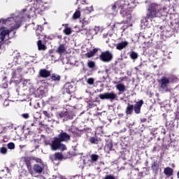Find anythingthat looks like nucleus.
Segmentation results:
<instances>
[{"label": "nucleus", "instance_id": "43", "mask_svg": "<svg viewBox=\"0 0 179 179\" xmlns=\"http://www.w3.org/2000/svg\"><path fill=\"white\" fill-rule=\"evenodd\" d=\"M43 115H45V117H47V118L51 117V115H50V113H48V112L47 110H43Z\"/></svg>", "mask_w": 179, "mask_h": 179}, {"label": "nucleus", "instance_id": "48", "mask_svg": "<svg viewBox=\"0 0 179 179\" xmlns=\"http://www.w3.org/2000/svg\"><path fill=\"white\" fill-rule=\"evenodd\" d=\"M82 29H83V30H85V31H86V32L87 31V27H86V25H85L84 22L83 23Z\"/></svg>", "mask_w": 179, "mask_h": 179}, {"label": "nucleus", "instance_id": "15", "mask_svg": "<svg viewBox=\"0 0 179 179\" xmlns=\"http://www.w3.org/2000/svg\"><path fill=\"white\" fill-rule=\"evenodd\" d=\"M62 143L57 137H55L53 141L51 142L50 147L52 150H58V148L59 146V143Z\"/></svg>", "mask_w": 179, "mask_h": 179}, {"label": "nucleus", "instance_id": "52", "mask_svg": "<svg viewBox=\"0 0 179 179\" xmlns=\"http://www.w3.org/2000/svg\"><path fill=\"white\" fill-rule=\"evenodd\" d=\"M50 159L51 160V162H55V161H57V159H54V156H50Z\"/></svg>", "mask_w": 179, "mask_h": 179}, {"label": "nucleus", "instance_id": "31", "mask_svg": "<svg viewBox=\"0 0 179 179\" xmlns=\"http://www.w3.org/2000/svg\"><path fill=\"white\" fill-rule=\"evenodd\" d=\"M50 78L54 82H59V80H61V76L56 73H52V76H50Z\"/></svg>", "mask_w": 179, "mask_h": 179}, {"label": "nucleus", "instance_id": "26", "mask_svg": "<svg viewBox=\"0 0 179 179\" xmlns=\"http://www.w3.org/2000/svg\"><path fill=\"white\" fill-rule=\"evenodd\" d=\"M62 26H65L64 29L63 30V33L66 36H69L70 34H72V29L69 27H68V24H62Z\"/></svg>", "mask_w": 179, "mask_h": 179}, {"label": "nucleus", "instance_id": "10", "mask_svg": "<svg viewBox=\"0 0 179 179\" xmlns=\"http://www.w3.org/2000/svg\"><path fill=\"white\" fill-rule=\"evenodd\" d=\"M20 73H22V69H17L14 70V71L13 72V77L9 82L10 85H12V83H13V82H15L16 83H20V80H13V79H15V78H17V75H19V76L20 78H22V75Z\"/></svg>", "mask_w": 179, "mask_h": 179}, {"label": "nucleus", "instance_id": "37", "mask_svg": "<svg viewBox=\"0 0 179 179\" xmlns=\"http://www.w3.org/2000/svg\"><path fill=\"white\" fill-rule=\"evenodd\" d=\"M69 131L71 132V134H72L73 138H80V134L79 132L75 131L72 129H69Z\"/></svg>", "mask_w": 179, "mask_h": 179}, {"label": "nucleus", "instance_id": "1", "mask_svg": "<svg viewBox=\"0 0 179 179\" xmlns=\"http://www.w3.org/2000/svg\"><path fill=\"white\" fill-rule=\"evenodd\" d=\"M162 10V5L156 3H152L148 6L147 13L145 16V20H153L155 17H160V11Z\"/></svg>", "mask_w": 179, "mask_h": 179}, {"label": "nucleus", "instance_id": "39", "mask_svg": "<svg viewBox=\"0 0 179 179\" xmlns=\"http://www.w3.org/2000/svg\"><path fill=\"white\" fill-rule=\"evenodd\" d=\"M58 150H66V145L60 143L59 144Z\"/></svg>", "mask_w": 179, "mask_h": 179}, {"label": "nucleus", "instance_id": "16", "mask_svg": "<svg viewBox=\"0 0 179 179\" xmlns=\"http://www.w3.org/2000/svg\"><path fill=\"white\" fill-rule=\"evenodd\" d=\"M159 169L160 166L159 165V162L154 159L151 164V169L152 170V173H154V174H157Z\"/></svg>", "mask_w": 179, "mask_h": 179}, {"label": "nucleus", "instance_id": "23", "mask_svg": "<svg viewBox=\"0 0 179 179\" xmlns=\"http://www.w3.org/2000/svg\"><path fill=\"white\" fill-rule=\"evenodd\" d=\"M127 45H128V41H124L120 42L117 44L116 50L121 51V50H124V48H125V47H127Z\"/></svg>", "mask_w": 179, "mask_h": 179}, {"label": "nucleus", "instance_id": "27", "mask_svg": "<svg viewBox=\"0 0 179 179\" xmlns=\"http://www.w3.org/2000/svg\"><path fill=\"white\" fill-rule=\"evenodd\" d=\"M17 52V54H16ZM14 61L16 64H20V61H22V56L20 55V52H14Z\"/></svg>", "mask_w": 179, "mask_h": 179}, {"label": "nucleus", "instance_id": "25", "mask_svg": "<svg viewBox=\"0 0 179 179\" xmlns=\"http://www.w3.org/2000/svg\"><path fill=\"white\" fill-rule=\"evenodd\" d=\"M164 173L167 177H171L174 173V170L172 168L166 167L164 169Z\"/></svg>", "mask_w": 179, "mask_h": 179}, {"label": "nucleus", "instance_id": "35", "mask_svg": "<svg viewBox=\"0 0 179 179\" xmlns=\"http://www.w3.org/2000/svg\"><path fill=\"white\" fill-rule=\"evenodd\" d=\"M87 66L90 69H94L96 68V63L94 61H89L87 62Z\"/></svg>", "mask_w": 179, "mask_h": 179}, {"label": "nucleus", "instance_id": "28", "mask_svg": "<svg viewBox=\"0 0 179 179\" xmlns=\"http://www.w3.org/2000/svg\"><path fill=\"white\" fill-rule=\"evenodd\" d=\"M99 51V49L94 48L92 50H90V52H87L85 54V57L87 58H92V57H94L95 54Z\"/></svg>", "mask_w": 179, "mask_h": 179}, {"label": "nucleus", "instance_id": "40", "mask_svg": "<svg viewBox=\"0 0 179 179\" xmlns=\"http://www.w3.org/2000/svg\"><path fill=\"white\" fill-rule=\"evenodd\" d=\"M8 149H10V150L15 149V143L10 142L7 144Z\"/></svg>", "mask_w": 179, "mask_h": 179}, {"label": "nucleus", "instance_id": "49", "mask_svg": "<svg viewBox=\"0 0 179 179\" xmlns=\"http://www.w3.org/2000/svg\"><path fill=\"white\" fill-rule=\"evenodd\" d=\"M3 89H8V83H4L2 85Z\"/></svg>", "mask_w": 179, "mask_h": 179}, {"label": "nucleus", "instance_id": "7", "mask_svg": "<svg viewBox=\"0 0 179 179\" xmlns=\"http://www.w3.org/2000/svg\"><path fill=\"white\" fill-rule=\"evenodd\" d=\"M99 97L101 100H110V101H113V100L117 99V94L114 92H106L104 94H100Z\"/></svg>", "mask_w": 179, "mask_h": 179}, {"label": "nucleus", "instance_id": "33", "mask_svg": "<svg viewBox=\"0 0 179 179\" xmlns=\"http://www.w3.org/2000/svg\"><path fill=\"white\" fill-rule=\"evenodd\" d=\"M99 157H100V156L99 155L92 154L90 155L91 162L92 163H96V162H97V160H99Z\"/></svg>", "mask_w": 179, "mask_h": 179}, {"label": "nucleus", "instance_id": "60", "mask_svg": "<svg viewBox=\"0 0 179 179\" xmlns=\"http://www.w3.org/2000/svg\"><path fill=\"white\" fill-rule=\"evenodd\" d=\"M23 11H24V12H26V9H24Z\"/></svg>", "mask_w": 179, "mask_h": 179}, {"label": "nucleus", "instance_id": "21", "mask_svg": "<svg viewBox=\"0 0 179 179\" xmlns=\"http://www.w3.org/2000/svg\"><path fill=\"white\" fill-rule=\"evenodd\" d=\"M125 113L127 115H132V114H134V105L131 103H127V106L125 109Z\"/></svg>", "mask_w": 179, "mask_h": 179}, {"label": "nucleus", "instance_id": "4", "mask_svg": "<svg viewBox=\"0 0 179 179\" xmlns=\"http://www.w3.org/2000/svg\"><path fill=\"white\" fill-rule=\"evenodd\" d=\"M160 89L162 90H169V86L171 81L168 77L164 76L161 79L157 80Z\"/></svg>", "mask_w": 179, "mask_h": 179}, {"label": "nucleus", "instance_id": "32", "mask_svg": "<svg viewBox=\"0 0 179 179\" xmlns=\"http://www.w3.org/2000/svg\"><path fill=\"white\" fill-rule=\"evenodd\" d=\"M64 159V155L61 152H55L54 155V159L55 160H62Z\"/></svg>", "mask_w": 179, "mask_h": 179}, {"label": "nucleus", "instance_id": "57", "mask_svg": "<svg viewBox=\"0 0 179 179\" xmlns=\"http://www.w3.org/2000/svg\"><path fill=\"white\" fill-rule=\"evenodd\" d=\"M148 164H149V162L148 161H145V166L148 167Z\"/></svg>", "mask_w": 179, "mask_h": 179}, {"label": "nucleus", "instance_id": "38", "mask_svg": "<svg viewBox=\"0 0 179 179\" xmlns=\"http://www.w3.org/2000/svg\"><path fill=\"white\" fill-rule=\"evenodd\" d=\"M79 17H80V10H77L76 11L73 15V19H79Z\"/></svg>", "mask_w": 179, "mask_h": 179}, {"label": "nucleus", "instance_id": "24", "mask_svg": "<svg viewBox=\"0 0 179 179\" xmlns=\"http://www.w3.org/2000/svg\"><path fill=\"white\" fill-rule=\"evenodd\" d=\"M37 45L38 51H45V50H47V46L45 44L43 43L41 40L37 41Z\"/></svg>", "mask_w": 179, "mask_h": 179}, {"label": "nucleus", "instance_id": "56", "mask_svg": "<svg viewBox=\"0 0 179 179\" xmlns=\"http://www.w3.org/2000/svg\"><path fill=\"white\" fill-rule=\"evenodd\" d=\"M176 120H179V116H178V114L176 115Z\"/></svg>", "mask_w": 179, "mask_h": 179}, {"label": "nucleus", "instance_id": "2", "mask_svg": "<svg viewBox=\"0 0 179 179\" xmlns=\"http://www.w3.org/2000/svg\"><path fill=\"white\" fill-rule=\"evenodd\" d=\"M127 3H122L119 6V9H120V15L122 17H127V22H131V19H132V16L131 15V8H127Z\"/></svg>", "mask_w": 179, "mask_h": 179}, {"label": "nucleus", "instance_id": "46", "mask_svg": "<svg viewBox=\"0 0 179 179\" xmlns=\"http://www.w3.org/2000/svg\"><path fill=\"white\" fill-rule=\"evenodd\" d=\"M29 113H23L22 115V117L24 118L25 120H27V118H29Z\"/></svg>", "mask_w": 179, "mask_h": 179}, {"label": "nucleus", "instance_id": "34", "mask_svg": "<svg viewBox=\"0 0 179 179\" xmlns=\"http://www.w3.org/2000/svg\"><path fill=\"white\" fill-rule=\"evenodd\" d=\"M20 22H17L14 25H13L10 29V31H13V30H16V29H19L21 26Z\"/></svg>", "mask_w": 179, "mask_h": 179}, {"label": "nucleus", "instance_id": "45", "mask_svg": "<svg viewBox=\"0 0 179 179\" xmlns=\"http://www.w3.org/2000/svg\"><path fill=\"white\" fill-rule=\"evenodd\" d=\"M36 36H43V31L38 29L36 31Z\"/></svg>", "mask_w": 179, "mask_h": 179}, {"label": "nucleus", "instance_id": "30", "mask_svg": "<svg viewBox=\"0 0 179 179\" xmlns=\"http://www.w3.org/2000/svg\"><path fill=\"white\" fill-rule=\"evenodd\" d=\"M89 141L92 145H98L99 142H100V139L97 136L91 137Z\"/></svg>", "mask_w": 179, "mask_h": 179}, {"label": "nucleus", "instance_id": "11", "mask_svg": "<svg viewBox=\"0 0 179 179\" xmlns=\"http://www.w3.org/2000/svg\"><path fill=\"white\" fill-rule=\"evenodd\" d=\"M59 117L63 120V121H68V120H72L73 118L72 113L68 111H62L59 113Z\"/></svg>", "mask_w": 179, "mask_h": 179}, {"label": "nucleus", "instance_id": "8", "mask_svg": "<svg viewBox=\"0 0 179 179\" xmlns=\"http://www.w3.org/2000/svg\"><path fill=\"white\" fill-rule=\"evenodd\" d=\"M10 33H12V31L6 29V27H0V43H2L5 40V37H6V36H8V38H11V37H9V36H10Z\"/></svg>", "mask_w": 179, "mask_h": 179}, {"label": "nucleus", "instance_id": "50", "mask_svg": "<svg viewBox=\"0 0 179 179\" xmlns=\"http://www.w3.org/2000/svg\"><path fill=\"white\" fill-rule=\"evenodd\" d=\"M3 106H6V107H8V106H9V101L6 100L4 101Z\"/></svg>", "mask_w": 179, "mask_h": 179}, {"label": "nucleus", "instance_id": "47", "mask_svg": "<svg viewBox=\"0 0 179 179\" xmlns=\"http://www.w3.org/2000/svg\"><path fill=\"white\" fill-rule=\"evenodd\" d=\"M87 10H88V13H92V12H93V6L87 8Z\"/></svg>", "mask_w": 179, "mask_h": 179}, {"label": "nucleus", "instance_id": "51", "mask_svg": "<svg viewBox=\"0 0 179 179\" xmlns=\"http://www.w3.org/2000/svg\"><path fill=\"white\" fill-rule=\"evenodd\" d=\"M44 143L45 145H51V143H50V141H48V140H45L44 141Z\"/></svg>", "mask_w": 179, "mask_h": 179}, {"label": "nucleus", "instance_id": "14", "mask_svg": "<svg viewBox=\"0 0 179 179\" xmlns=\"http://www.w3.org/2000/svg\"><path fill=\"white\" fill-rule=\"evenodd\" d=\"M22 159L25 163L28 171H31V160H33L31 157H23Z\"/></svg>", "mask_w": 179, "mask_h": 179}, {"label": "nucleus", "instance_id": "9", "mask_svg": "<svg viewBox=\"0 0 179 179\" xmlns=\"http://www.w3.org/2000/svg\"><path fill=\"white\" fill-rule=\"evenodd\" d=\"M57 138L60 140L61 142H69V141H71V135L64 131H62L58 134Z\"/></svg>", "mask_w": 179, "mask_h": 179}, {"label": "nucleus", "instance_id": "61", "mask_svg": "<svg viewBox=\"0 0 179 179\" xmlns=\"http://www.w3.org/2000/svg\"><path fill=\"white\" fill-rule=\"evenodd\" d=\"M0 48H1V45H0Z\"/></svg>", "mask_w": 179, "mask_h": 179}, {"label": "nucleus", "instance_id": "59", "mask_svg": "<svg viewBox=\"0 0 179 179\" xmlns=\"http://www.w3.org/2000/svg\"><path fill=\"white\" fill-rule=\"evenodd\" d=\"M15 34H16V31L13 32V36H15Z\"/></svg>", "mask_w": 179, "mask_h": 179}, {"label": "nucleus", "instance_id": "19", "mask_svg": "<svg viewBox=\"0 0 179 179\" xmlns=\"http://www.w3.org/2000/svg\"><path fill=\"white\" fill-rule=\"evenodd\" d=\"M113 146L114 145L113 144V141H106V145L104 147L105 152H107V153H110V152H111V150H113Z\"/></svg>", "mask_w": 179, "mask_h": 179}, {"label": "nucleus", "instance_id": "55", "mask_svg": "<svg viewBox=\"0 0 179 179\" xmlns=\"http://www.w3.org/2000/svg\"><path fill=\"white\" fill-rule=\"evenodd\" d=\"M57 38H59L61 40V38H62V35H58Z\"/></svg>", "mask_w": 179, "mask_h": 179}, {"label": "nucleus", "instance_id": "42", "mask_svg": "<svg viewBox=\"0 0 179 179\" xmlns=\"http://www.w3.org/2000/svg\"><path fill=\"white\" fill-rule=\"evenodd\" d=\"M87 83H88V85H94V79H93V78H88L87 80Z\"/></svg>", "mask_w": 179, "mask_h": 179}, {"label": "nucleus", "instance_id": "44", "mask_svg": "<svg viewBox=\"0 0 179 179\" xmlns=\"http://www.w3.org/2000/svg\"><path fill=\"white\" fill-rule=\"evenodd\" d=\"M32 160H34L37 163H41V159L38 157H31Z\"/></svg>", "mask_w": 179, "mask_h": 179}, {"label": "nucleus", "instance_id": "20", "mask_svg": "<svg viewBox=\"0 0 179 179\" xmlns=\"http://www.w3.org/2000/svg\"><path fill=\"white\" fill-rule=\"evenodd\" d=\"M56 52L59 54V55H62L64 53L66 52V47H65V45L60 44L56 50Z\"/></svg>", "mask_w": 179, "mask_h": 179}, {"label": "nucleus", "instance_id": "53", "mask_svg": "<svg viewBox=\"0 0 179 179\" xmlns=\"http://www.w3.org/2000/svg\"><path fill=\"white\" fill-rule=\"evenodd\" d=\"M3 82H8V77L5 76V77L3 78Z\"/></svg>", "mask_w": 179, "mask_h": 179}, {"label": "nucleus", "instance_id": "58", "mask_svg": "<svg viewBox=\"0 0 179 179\" xmlns=\"http://www.w3.org/2000/svg\"><path fill=\"white\" fill-rule=\"evenodd\" d=\"M115 27V24L112 25V28Z\"/></svg>", "mask_w": 179, "mask_h": 179}, {"label": "nucleus", "instance_id": "13", "mask_svg": "<svg viewBox=\"0 0 179 179\" xmlns=\"http://www.w3.org/2000/svg\"><path fill=\"white\" fill-rule=\"evenodd\" d=\"M38 76L39 78L47 79V78H50V76H51V71L45 69H41L39 70Z\"/></svg>", "mask_w": 179, "mask_h": 179}, {"label": "nucleus", "instance_id": "41", "mask_svg": "<svg viewBox=\"0 0 179 179\" xmlns=\"http://www.w3.org/2000/svg\"><path fill=\"white\" fill-rule=\"evenodd\" d=\"M0 152L2 155H6V153L8 152V149H6V148L5 147H1L0 149Z\"/></svg>", "mask_w": 179, "mask_h": 179}, {"label": "nucleus", "instance_id": "18", "mask_svg": "<svg viewBox=\"0 0 179 179\" xmlns=\"http://www.w3.org/2000/svg\"><path fill=\"white\" fill-rule=\"evenodd\" d=\"M64 92L68 94H71L73 92V85L71 83H66L64 86Z\"/></svg>", "mask_w": 179, "mask_h": 179}, {"label": "nucleus", "instance_id": "17", "mask_svg": "<svg viewBox=\"0 0 179 179\" xmlns=\"http://www.w3.org/2000/svg\"><path fill=\"white\" fill-rule=\"evenodd\" d=\"M2 22V24H5L7 27L12 26L13 24V22H15V19L13 17H8L7 19L1 18L0 19V24Z\"/></svg>", "mask_w": 179, "mask_h": 179}, {"label": "nucleus", "instance_id": "36", "mask_svg": "<svg viewBox=\"0 0 179 179\" xmlns=\"http://www.w3.org/2000/svg\"><path fill=\"white\" fill-rule=\"evenodd\" d=\"M129 57L131 59H138V53L135 51H131Z\"/></svg>", "mask_w": 179, "mask_h": 179}, {"label": "nucleus", "instance_id": "6", "mask_svg": "<svg viewBox=\"0 0 179 179\" xmlns=\"http://www.w3.org/2000/svg\"><path fill=\"white\" fill-rule=\"evenodd\" d=\"M44 171V168L43 166L40 164H34L31 168V171H28V173L31 174V176H36V174H41L43 171Z\"/></svg>", "mask_w": 179, "mask_h": 179}, {"label": "nucleus", "instance_id": "12", "mask_svg": "<svg viewBox=\"0 0 179 179\" xmlns=\"http://www.w3.org/2000/svg\"><path fill=\"white\" fill-rule=\"evenodd\" d=\"M142 106H143V100H140L134 105V111L136 114H141V110L142 108Z\"/></svg>", "mask_w": 179, "mask_h": 179}, {"label": "nucleus", "instance_id": "54", "mask_svg": "<svg viewBox=\"0 0 179 179\" xmlns=\"http://www.w3.org/2000/svg\"><path fill=\"white\" fill-rule=\"evenodd\" d=\"M146 121H148L146 118L141 119V122H146Z\"/></svg>", "mask_w": 179, "mask_h": 179}, {"label": "nucleus", "instance_id": "3", "mask_svg": "<svg viewBox=\"0 0 179 179\" xmlns=\"http://www.w3.org/2000/svg\"><path fill=\"white\" fill-rule=\"evenodd\" d=\"M113 53L110 50L102 52L99 55V59L102 62H111L113 61Z\"/></svg>", "mask_w": 179, "mask_h": 179}, {"label": "nucleus", "instance_id": "5", "mask_svg": "<svg viewBox=\"0 0 179 179\" xmlns=\"http://www.w3.org/2000/svg\"><path fill=\"white\" fill-rule=\"evenodd\" d=\"M32 8H34L36 13H43V12L45 10L44 3H43V1L40 0H35Z\"/></svg>", "mask_w": 179, "mask_h": 179}, {"label": "nucleus", "instance_id": "29", "mask_svg": "<svg viewBox=\"0 0 179 179\" xmlns=\"http://www.w3.org/2000/svg\"><path fill=\"white\" fill-rule=\"evenodd\" d=\"M116 89L117 90H118L120 92L119 94H122V93H124V92H125V85H124L123 84H117L116 85Z\"/></svg>", "mask_w": 179, "mask_h": 179}, {"label": "nucleus", "instance_id": "22", "mask_svg": "<svg viewBox=\"0 0 179 179\" xmlns=\"http://www.w3.org/2000/svg\"><path fill=\"white\" fill-rule=\"evenodd\" d=\"M122 0H117L116 2L114 3V4L111 5V10L113 12H117V6H118V8H120V6H121V5H122V3H121ZM127 0H124V2Z\"/></svg>", "mask_w": 179, "mask_h": 179}]
</instances>
